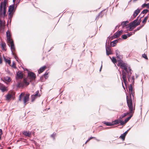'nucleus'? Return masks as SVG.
I'll list each match as a JSON object with an SVG mask.
<instances>
[{"instance_id": "nucleus-24", "label": "nucleus", "mask_w": 149, "mask_h": 149, "mask_svg": "<svg viewBox=\"0 0 149 149\" xmlns=\"http://www.w3.org/2000/svg\"><path fill=\"white\" fill-rule=\"evenodd\" d=\"M3 58L5 61L10 65L11 63V61L10 59L6 58L4 56H3Z\"/></svg>"}, {"instance_id": "nucleus-34", "label": "nucleus", "mask_w": 149, "mask_h": 149, "mask_svg": "<svg viewBox=\"0 0 149 149\" xmlns=\"http://www.w3.org/2000/svg\"><path fill=\"white\" fill-rule=\"evenodd\" d=\"M125 136H126L123 134L120 136L119 138L121 139L123 141H124L125 140Z\"/></svg>"}, {"instance_id": "nucleus-20", "label": "nucleus", "mask_w": 149, "mask_h": 149, "mask_svg": "<svg viewBox=\"0 0 149 149\" xmlns=\"http://www.w3.org/2000/svg\"><path fill=\"white\" fill-rule=\"evenodd\" d=\"M129 22L128 21H123L121 22L120 25H122L123 27H125L127 26V24Z\"/></svg>"}, {"instance_id": "nucleus-31", "label": "nucleus", "mask_w": 149, "mask_h": 149, "mask_svg": "<svg viewBox=\"0 0 149 149\" xmlns=\"http://www.w3.org/2000/svg\"><path fill=\"white\" fill-rule=\"evenodd\" d=\"M144 16V15H143L142 17H141L138 20L137 22V23L136 24V26H137L139 25L140 23L141 22V19Z\"/></svg>"}, {"instance_id": "nucleus-1", "label": "nucleus", "mask_w": 149, "mask_h": 149, "mask_svg": "<svg viewBox=\"0 0 149 149\" xmlns=\"http://www.w3.org/2000/svg\"><path fill=\"white\" fill-rule=\"evenodd\" d=\"M118 66H120L122 69V78L125 85L126 86L127 84V77L128 78L129 81L132 84H134L135 80L134 76H132L131 79V74L132 73V70L130 66L126 63H122L120 61L118 63Z\"/></svg>"}, {"instance_id": "nucleus-64", "label": "nucleus", "mask_w": 149, "mask_h": 149, "mask_svg": "<svg viewBox=\"0 0 149 149\" xmlns=\"http://www.w3.org/2000/svg\"><path fill=\"white\" fill-rule=\"evenodd\" d=\"M16 0H13V2L14 3V4L15 3V1Z\"/></svg>"}, {"instance_id": "nucleus-7", "label": "nucleus", "mask_w": 149, "mask_h": 149, "mask_svg": "<svg viewBox=\"0 0 149 149\" xmlns=\"http://www.w3.org/2000/svg\"><path fill=\"white\" fill-rule=\"evenodd\" d=\"M107 42H106L105 46L106 54L107 55L109 56V55L112 54V53L110 47L109 46H107Z\"/></svg>"}, {"instance_id": "nucleus-38", "label": "nucleus", "mask_w": 149, "mask_h": 149, "mask_svg": "<svg viewBox=\"0 0 149 149\" xmlns=\"http://www.w3.org/2000/svg\"><path fill=\"white\" fill-rule=\"evenodd\" d=\"M56 133L55 132L53 133L51 135V137L53 138L54 140L55 139V137L56 135Z\"/></svg>"}, {"instance_id": "nucleus-63", "label": "nucleus", "mask_w": 149, "mask_h": 149, "mask_svg": "<svg viewBox=\"0 0 149 149\" xmlns=\"http://www.w3.org/2000/svg\"><path fill=\"white\" fill-rule=\"evenodd\" d=\"M24 70H25L26 71H28V69L26 68H25V69L24 68Z\"/></svg>"}, {"instance_id": "nucleus-60", "label": "nucleus", "mask_w": 149, "mask_h": 149, "mask_svg": "<svg viewBox=\"0 0 149 149\" xmlns=\"http://www.w3.org/2000/svg\"><path fill=\"white\" fill-rule=\"evenodd\" d=\"M127 133L126 131L124 133H123V134H124L125 136H126V134H127Z\"/></svg>"}, {"instance_id": "nucleus-30", "label": "nucleus", "mask_w": 149, "mask_h": 149, "mask_svg": "<svg viewBox=\"0 0 149 149\" xmlns=\"http://www.w3.org/2000/svg\"><path fill=\"white\" fill-rule=\"evenodd\" d=\"M130 116L128 117L127 118H126L125 119V121L127 123L131 118L133 116V113H132Z\"/></svg>"}, {"instance_id": "nucleus-16", "label": "nucleus", "mask_w": 149, "mask_h": 149, "mask_svg": "<svg viewBox=\"0 0 149 149\" xmlns=\"http://www.w3.org/2000/svg\"><path fill=\"white\" fill-rule=\"evenodd\" d=\"M6 36H7V39L8 41H10V40H11V39L10 32L8 31H7L6 32Z\"/></svg>"}, {"instance_id": "nucleus-19", "label": "nucleus", "mask_w": 149, "mask_h": 149, "mask_svg": "<svg viewBox=\"0 0 149 149\" xmlns=\"http://www.w3.org/2000/svg\"><path fill=\"white\" fill-rule=\"evenodd\" d=\"M4 80L8 82H10L11 81V79L10 77L8 76L5 77L3 78Z\"/></svg>"}, {"instance_id": "nucleus-15", "label": "nucleus", "mask_w": 149, "mask_h": 149, "mask_svg": "<svg viewBox=\"0 0 149 149\" xmlns=\"http://www.w3.org/2000/svg\"><path fill=\"white\" fill-rule=\"evenodd\" d=\"M120 119L119 118L118 119L115 120L114 121L112 122V124L113 125H116L120 123Z\"/></svg>"}, {"instance_id": "nucleus-51", "label": "nucleus", "mask_w": 149, "mask_h": 149, "mask_svg": "<svg viewBox=\"0 0 149 149\" xmlns=\"http://www.w3.org/2000/svg\"><path fill=\"white\" fill-rule=\"evenodd\" d=\"M89 138L90 139V140H91L92 139H95L96 140H97L98 141H99V140H97V139H96V137H90Z\"/></svg>"}, {"instance_id": "nucleus-56", "label": "nucleus", "mask_w": 149, "mask_h": 149, "mask_svg": "<svg viewBox=\"0 0 149 149\" xmlns=\"http://www.w3.org/2000/svg\"><path fill=\"white\" fill-rule=\"evenodd\" d=\"M123 32V31L122 30H120L119 31V32H118V33L120 34V35H121V33H122V32Z\"/></svg>"}, {"instance_id": "nucleus-10", "label": "nucleus", "mask_w": 149, "mask_h": 149, "mask_svg": "<svg viewBox=\"0 0 149 149\" xmlns=\"http://www.w3.org/2000/svg\"><path fill=\"white\" fill-rule=\"evenodd\" d=\"M138 19H136L134 20L131 23V25H130V26L133 27V29L134 28L137 26H136V24L137 22Z\"/></svg>"}, {"instance_id": "nucleus-32", "label": "nucleus", "mask_w": 149, "mask_h": 149, "mask_svg": "<svg viewBox=\"0 0 149 149\" xmlns=\"http://www.w3.org/2000/svg\"><path fill=\"white\" fill-rule=\"evenodd\" d=\"M149 11V10L147 9H144L141 12V14H145L147 13Z\"/></svg>"}, {"instance_id": "nucleus-55", "label": "nucleus", "mask_w": 149, "mask_h": 149, "mask_svg": "<svg viewBox=\"0 0 149 149\" xmlns=\"http://www.w3.org/2000/svg\"><path fill=\"white\" fill-rule=\"evenodd\" d=\"M123 32V31L122 30H120L119 31V32H118V33L120 34V35H121V33H122V32Z\"/></svg>"}, {"instance_id": "nucleus-39", "label": "nucleus", "mask_w": 149, "mask_h": 149, "mask_svg": "<svg viewBox=\"0 0 149 149\" xmlns=\"http://www.w3.org/2000/svg\"><path fill=\"white\" fill-rule=\"evenodd\" d=\"M12 97V95L10 94H8L6 97V99L7 100L10 99Z\"/></svg>"}, {"instance_id": "nucleus-40", "label": "nucleus", "mask_w": 149, "mask_h": 149, "mask_svg": "<svg viewBox=\"0 0 149 149\" xmlns=\"http://www.w3.org/2000/svg\"><path fill=\"white\" fill-rule=\"evenodd\" d=\"M23 84L22 83H20L17 84V87H23Z\"/></svg>"}, {"instance_id": "nucleus-57", "label": "nucleus", "mask_w": 149, "mask_h": 149, "mask_svg": "<svg viewBox=\"0 0 149 149\" xmlns=\"http://www.w3.org/2000/svg\"><path fill=\"white\" fill-rule=\"evenodd\" d=\"M14 51H11V54H12L14 56L15 55V54L13 52Z\"/></svg>"}, {"instance_id": "nucleus-45", "label": "nucleus", "mask_w": 149, "mask_h": 149, "mask_svg": "<svg viewBox=\"0 0 149 149\" xmlns=\"http://www.w3.org/2000/svg\"><path fill=\"white\" fill-rule=\"evenodd\" d=\"M36 98V97H35V96L32 95H31V101L33 102L35 100Z\"/></svg>"}, {"instance_id": "nucleus-21", "label": "nucleus", "mask_w": 149, "mask_h": 149, "mask_svg": "<svg viewBox=\"0 0 149 149\" xmlns=\"http://www.w3.org/2000/svg\"><path fill=\"white\" fill-rule=\"evenodd\" d=\"M102 123L108 126H111L113 125L112 123H111L110 122H107V121H103Z\"/></svg>"}, {"instance_id": "nucleus-53", "label": "nucleus", "mask_w": 149, "mask_h": 149, "mask_svg": "<svg viewBox=\"0 0 149 149\" xmlns=\"http://www.w3.org/2000/svg\"><path fill=\"white\" fill-rule=\"evenodd\" d=\"M102 61L101 62V66L100 68V70H99V71L100 72L102 69Z\"/></svg>"}, {"instance_id": "nucleus-11", "label": "nucleus", "mask_w": 149, "mask_h": 149, "mask_svg": "<svg viewBox=\"0 0 149 149\" xmlns=\"http://www.w3.org/2000/svg\"><path fill=\"white\" fill-rule=\"evenodd\" d=\"M8 17L9 20V23L10 24V23L12 21V19L13 17V15L14 13L10 12H8Z\"/></svg>"}, {"instance_id": "nucleus-26", "label": "nucleus", "mask_w": 149, "mask_h": 149, "mask_svg": "<svg viewBox=\"0 0 149 149\" xmlns=\"http://www.w3.org/2000/svg\"><path fill=\"white\" fill-rule=\"evenodd\" d=\"M147 7V8L149 9V3H144L141 6L142 8Z\"/></svg>"}, {"instance_id": "nucleus-36", "label": "nucleus", "mask_w": 149, "mask_h": 149, "mask_svg": "<svg viewBox=\"0 0 149 149\" xmlns=\"http://www.w3.org/2000/svg\"><path fill=\"white\" fill-rule=\"evenodd\" d=\"M23 83L25 85H28L29 84V83L27 81L26 79H24L23 80Z\"/></svg>"}, {"instance_id": "nucleus-4", "label": "nucleus", "mask_w": 149, "mask_h": 149, "mask_svg": "<svg viewBox=\"0 0 149 149\" xmlns=\"http://www.w3.org/2000/svg\"><path fill=\"white\" fill-rule=\"evenodd\" d=\"M16 8H15L14 3L13 4L10 5L9 7L8 12L13 13H14L15 12Z\"/></svg>"}, {"instance_id": "nucleus-62", "label": "nucleus", "mask_w": 149, "mask_h": 149, "mask_svg": "<svg viewBox=\"0 0 149 149\" xmlns=\"http://www.w3.org/2000/svg\"><path fill=\"white\" fill-rule=\"evenodd\" d=\"M131 128H130L128 130H127V131H126V132L128 133V132L129 131L130 129Z\"/></svg>"}, {"instance_id": "nucleus-52", "label": "nucleus", "mask_w": 149, "mask_h": 149, "mask_svg": "<svg viewBox=\"0 0 149 149\" xmlns=\"http://www.w3.org/2000/svg\"><path fill=\"white\" fill-rule=\"evenodd\" d=\"M33 95L35 96V97H36L38 96V97H40V94H39V95H37V94H35V95Z\"/></svg>"}, {"instance_id": "nucleus-50", "label": "nucleus", "mask_w": 149, "mask_h": 149, "mask_svg": "<svg viewBox=\"0 0 149 149\" xmlns=\"http://www.w3.org/2000/svg\"><path fill=\"white\" fill-rule=\"evenodd\" d=\"M12 66L14 68H16V66L15 65V63L13 62V65H12Z\"/></svg>"}, {"instance_id": "nucleus-17", "label": "nucleus", "mask_w": 149, "mask_h": 149, "mask_svg": "<svg viewBox=\"0 0 149 149\" xmlns=\"http://www.w3.org/2000/svg\"><path fill=\"white\" fill-rule=\"evenodd\" d=\"M23 134L25 136L30 137L31 135V133L30 132H27L26 131H24L23 132Z\"/></svg>"}, {"instance_id": "nucleus-29", "label": "nucleus", "mask_w": 149, "mask_h": 149, "mask_svg": "<svg viewBox=\"0 0 149 149\" xmlns=\"http://www.w3.org/2000/svg\"><path fill=\"white\" fill-rule=\"evenodd\" d=\"M109 58L111 59V61L112 62L114 63H117V61L116 59L114 57H112V58H111V57L109 56Z\"/></svg>"}, {"instance_id": "nucleus-54", "label": "nucleus", "mask_w": 149, "mask_h": 149, "mask_svg": "<svg viewBox=\"0 0 149 149\" xmlns=\"http://www.w3.org/2000/svg\"><path fill=\"white\" fill-rule=\"evenodd\" d=\"M120 24H118V25H117V26H116L115 27V29H116L117 28V27L118 28L120 26Z\"/></svg>"}, {"instance_id": "nucleus-8", "label": "nucleus", "mask_w": 149, "mask_h": 149, "mask_svg": "<svg viewBox=\"0 0 149 149\" xmlns=\"http://www.w3.org/2000/svg\"><path fill=\"white\" fill-rule=\"evenodd\" d=\"M8 42L10 44V47L11 51H15V48L13 40H11L10 41H8Z\"/></svg>"}, {"instance_id": "nucleus-18", "label": "nucleus", "mask_w": 149, "mask_h": 149, "mask_svg": "<svg viewBox=\"0 0 149 149\" xmlns=\"http://www.w3.org/2000/svg\"><path fill=\"white\" fill-rule=\"evenodd\" d=\"M46 68V66H44L42 67H41L40 68L39 70H38V73L39 74H40L42 72L45 70Z\"/></svg>"}, {"instance_id": "nucleus-12", "label": "nucleus", "mask_w": 149, "mask_h": 149, "mask_svg": "<svg viewBox=\"0 0 149 149\" xmlns=\"http://www.w3.org/2000/svg\"><path fill=\"white\" fill-rule=\"evenodd\" d=\"M17 75L19 79H22L23 76L22 72L20 71H18L17 73Z\"/></svg>"}, {"instance_id": "nucleus-41", "label": "nucleus", "mask_w": 149, "mask_h": 149, "mask_svg": "<svg viewBox=\"0 0 149 149\" xmlns=\"http://www.w3.org/2000/svg\"><path fill=\"white\" fill-rule=\"evenodd\" d=\"M122 37L123 39L124 40L126 39L127 38L126 34L123 35L122 36Z\"/></svg>"}, {"instance_id": "nucleus-25", "label": "nucleus", "mask_w": 149, "mask_h": 149, "mask_svg": "<svg viewBox=\"0 0 149 149\" xmlns=\"http://www.w3.org/2000/svg\"><path fill=\"white\" fill-rule=\"evenodd\" d=\"M149 14L147 15V16H146L144 18V19L143 20V21L142 22V23L143 24H145L146 21L148 19V15Z\"/></svg>"}, {"instance_id": "nucleus-48", "label": "nucleus", "mask_w": 149, "mask_h": 149, "mask_svg": "<svg viewBox=\"0 0 149 149\" xmlns=\"http://www.w3.org/2000/svg\"><path fill=\"white\" fill-rule=\"evenodd\" d=\"M127 37H129L131 36L132 35V32H130V33H129L127 34H126Z\"/></svg>"}, {"instance_id": "nucleus-59", "label": "nucleus", "mask_w": 149, "mask_h": 149, "mask_svg": "<svg viewBox=\"0 0 149 149\" xmlns=\"http://www.w3.org/2000/svg\"><path fill=\"white\" fill-rule=\"evenodd\" d=\"M39 91H36V94H37V95H39Z\"/></svg>"}, {"instance_id": "nucleus-2", "label": "nucleus", "mask_w": 149, "mask_h": 149, "mask_svg": "<svg viewBox=\"0 0 149 149\" xmlns=\"http://www.w3.org/2000/svg\"><path fill=\"white\" fill-rule=\"evenodd\" d=\"M128 96L127 95L126 96L128 106L129 109V112H126L124 113L120 116L119 118L120 119H121L127 115L130 114L131 113H134V110L135 108L133 109V104L132 101L131 100H129L128 99Z\"/></svg>"}, {"instance_id": "nucleus-58", "label": "nucleus", "mask_w": 149, "mask_h": 149, "mask_svg": "<svg viewBox=\"0 0 149 149\" xmlns=\"http://www.w3.org/2000/svg\"><path fill=\"white\" fill-rule=\"evenodd\" d=\"M14 57L15 58V59H18V57L16 55L14 56Z\"/></svg>"}, {"instance_id": "nucleus-9", "label": "nucleus", "mask_w": 149, "mask_h": 149, "mask_svg": "<svg viewBox=\"0 0 149 149\" xmlns=\"http://www.w3.org/2000/svg\"><path fill=\"white\" fill-rule=\"evenodd\" d=\"M0 90L2 92H4L7 91L6 87L2 84L0 83Z\"/></svg>"}, {"instance_id": "nucleus-47", "label": "nucleus", "mask_w": 149, "mask_h": 149, "mask_svg": "<svg viewBox=\"0 0 149 149\" xmlns=\"http://www.w3.org/2000/svg\"><path fill=\"white\" fill-rule=\"evenodd\" d=\"M23 95L22 93H21L19 95V100L20 101H21L22 100V97L23 96Z\"/></svg>"}, {"instance_id": "nucleus-42", "label": "nucleus", "mask_w": 149, "mask_h": 149, "mask_svg": "<svg viewBox=\"0 0 149 149\" xmlns=\"http://www.w3.org/2000/svg\"><path fill=\"white\" fill-rule=\"evenodd\" d=\"M144 26V24L142 26H141L139 27H138L135 30V31H137L141 29L143 26Z\"/></svg>"}, {"instance_id": "nucleus-37", "label": "nucleus", "mask_w": 149, "mask_h": 149, "mask_svg": "<svg viewBox=\"0 0 149 149\" xmlns=\"http://www.w3.org/2000/svg\"><path fill=\"white\" fill-rule=\"evenodd\" d=\"M119 123H120V125H123L126 123V122L125 120L124 121H123L122 120H121V119H120Z\"/></svg>"}, {"instance_id": "nucleus-61", "label": "nucleus", "mask_w": 149, "mask_h": 149, "mask_svg": "<svg viewBox=\"0 0 149 149\" xmlns=\"http://www.w3.org/2000/svg\"><path fill=\"white\" fill-rule=\"evenodd\" d=\"M111 127H106L104 128V129H109V128H110Z\"/></svg>"}, {"instance_id": "nucleus-14", "label": "nucleus", "mask_w": 149, "mask_h": 149, "mask_svg": "<svg viewBox=\"0 0 149 149\" xmlns=\"http://www.w3.org/2000/svg\"><path fill=\"white\" fill-rule=\"evenodd\" d=\"M120 40V38L118 39H116L112 41L111 43V45L113 47H114L116 46V44L118 42V40Z\"/></svg>"}, {"instance_id": "nucleus-33", "label": "nucleus", "mask_w": 149, "mask_h": 149, "mask_svg": "<svg viewBox=\"0 0 149 149\" xmlns=\"http://www.w3.org/2000/svg\"><path fill=\"white\" fill-rule=\"evenodd\" d=\"M103 11H102L98 15V16H97L96 17V19L97 20L100 17H102L103 16V15H101V14L102 13V12Z\"/></svg>"}, {"instance_id": "nucleus-46", "label": "nucleus", "mask_w": 149, "mask_h": 149, "mask_svg": "<svg viewBox=\"0 0 149 149\" xmlns=\"http://www.w3.org/2000/svg\"><path fill=\"white\" fill-rule=\"evenodd\" d=\"M48 73L47 72H46L45 73V74H44L43 76L45 77V78L46 79L48 77Z\"/></svg>"}, {"instance_id": "nucleus-44", "label": "nucleus", "mask_w": 149, "mask_h": 149, "mask_svg": "<svg viewBox=\"0 0 149 149\" xmlns=\"http://www.w3.org/2000/svg\"><path fill=\"white\" fill-rule=\"evenodd\" d=\"M142 57L144 58H145L146 59H148V58L146 55L145 54H142Z\"/></svg>"}, {"instance_id": "nucleus-6", "label": "nucleus", "mask_w": 149, "mask_h": 149, "mask_svg": "<svg viewBox=\"0 0 149 149\" xmlns=\"http://www.w3.org/2000/svg\"><path fill=\"white\" fill-rule=\"evenodd\" d=\"M116 56H117V57L118 59V64H117V65L118 66V64L119 62L121 61L122 63H123V61L121 60V57H122V56H119L120 54V52L118 50H116Z\"/></svg>"}, {"instance_id": "nucleus-27", "label": "nucleus", "mask_w": 149, "mask_h": 149, "mask_svg": "<svg viewBox=\"0 0 149 149\" xmlns=\"http://www.w3.org/2000/svg\"><path fill=\"white\" fill-rule=\"evenodd\" d=\"M120 36V34L118 33V32L115 33L113 35V37L114 38H117L118 37Z\"/></svg>"}, {"instance_id": "nucleus-35", "label": "nucleus", "mask_w": 149, "mask_h": 149, "mask_svg": "<svg viewBox=\"0 0 149 149\" xmlns=\"http://www.w3.org/2000/svg\"><path fill=\"white\" fill-rule=\"evenodd\" d=\"M1 46L3 50H5V48L6 47V44L5 43H2L1 44Z\"/></svg>"}, {"instance_id": "nucleus-3", "label": "nucleus", "mask_w": 149, "mask_h": 149, "mask_svg": "<svg viewBox=\"0 0 149 149\" xmlns=\"http://www.w3.org/2000/svg\"><path fill=\"white\" fill-rule=\"evenodd\" d=\"M7 1L6 0H4L3 2H1L0 5V18L3 19L5 16H7L6 9Z\"/></svg>"}, {"instance_id": "nucleus-23", "label": "nucleus", "mask_w": 149, "mask_h": 149, "mask_svg": "<svg viewBox=\"0 0 149 149\" xmlns=\"http://www.w3.org/2000/svg\"><path fill=\"white\" fill-rule=\"evenodd\" d=\"M1 18H0V26L1 27L3 26H4L5 25V22L4 20H3L1 19Z\"/></svg>"}, {"instance_id": "nucleus-49", "label": "nucleus", "mask_w": 149, "mask_h": 149, "mask_svg": "<svg viewBox=\"0 0 149 149\" xmlns=\"http://www.w3.org/2000/svg\"><path fill=\"white\" fill-rule=\"evenodd\" d=\"M2 134V131L1 129H0V140L1 139V135Z\"/></svg>"}, {"instance_id": "nucleus-13", "label": "nucleus", "mask_w": 149, "mask_h": 149, "mask_svg": "<svg viewBox=\"0 0 149 149\" xmlns=\"http://www.w3.org/2000/svg\"><path fill=\"white\" fill-rule=\"evenodd\" d=\"M140 10L139 8L137 9L136 10L133 15V17L134 18L140 12Z\"/></svg>"}, {"instance_id": "nucleus-22", "label": "nucleus", "mask_w": 149, "mask_h": 149, "mask_svg": "<svg viewBox=\"0 0 149 149\" xmlns=\"http://www.w3.org/2000/svg\"><path fill=\"white\" fill-rule=\"evenodd\" d=\"M29 100V96L27 95L25 96L24 97V103L26 104V103Z\"/></svg>"}, {"instance_id": "nucleus-43", "label": "nucleus", "mask_w": 149, "mask_h": 149, "mask_svg": "<svg viewBox=\"0 0 149 149\" xmlns=\"http://www.w3.org/2000/svg\"><path fill=\"white\" fill-rule=\"evenodd\" d=\"M132 84H130V86L129 88V91H132L133 90V88L132 87Z\"/></svg>"}, {"instance_id": "nucleus-5", "label": "nucleus", "mask_w": 149, "mask_h": 149, "mask_svg": "<svg viewBox=\"0 0 149 149\" xmlns=\"http://www.w3.org/2000/svg\"><path fill=\"white\" fill-rule=\"evenodd\" d=\"M28 75L30 79L34 80L36 78V75L33 72H29L28 74Z\"/></svg>"}, {"instance_id": "nucleus-28", "label": "nucleus", "mask_w": 149, "mask_h": 149, "mask_svg": "<svg viewBox=\"0 0 149 149\" xmlns=\"http://www.w3.org/2000/svg\"><path fill=\"white\" fill-rule=\"evenodd\" d=\"M130 92V99H129L128 98V99L129 100H131L132 101V99H131V95H132V96L133 97H134V92H133V90H132V91H129Z\"/></svg>"}]
</instances>
